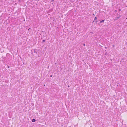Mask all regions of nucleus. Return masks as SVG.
Returning a JSON list of instances; mask_svg holds the SVG:
<instances>
[{"label":"nucleus","instance_id":"f257e3e1","mask_svg":"<svg viewBox=\"0 0 127 127\" xmlns=\"http://www.w3.org/2000/svg\"><path fill=\"white\" fill-rule=\"evenodd\" d=\"M38 50H37L36 49H35L34 50V52L36 53L37 54V52Z\"/></svg>","mask_w":127,"mask_h":127},{"label":"nucleus","instance_id":"f03ea898","mask_svg":"<svg viewBox=\"0 0 127 127\" xmlns=\"http://www.w3.org/2000/svg\"><path fill=\"white\" fill-rule=\"evenodd\" d=\"M121 17V16L120 15H119V16H118V17H116V18H115V20H117V19H119V18L120 17Z\"/></svg>","mask_w":127,"mask_h":127},{"label":"nucleus","instance_id":"7ed1b4c3","mask_svg":"<svg viewBox=\"0 0 127 127\" xmlns=\"http://www.w3.org/2000/svg\"><path fill=\"white\" fill-rule=\"evenodd\" d=\"M36 120L35 119H32V121L33 122H35Z\"/></svg>","mask_w":127,"mask_h":127},{"label":"nucleus","instance_id":"20e7f679","mask_svg":"<svg viewBox=\"0 0 127 127\" xmlns=\"http://www.w3.org/2000/svg\"><path fill=\"white\" fill-rule=\"evenodd\" d=\"M105 20H102V21H101L100 22L101 23L103 22H104V21Z\"/></svg>","mask_w":127,"mask_h":127},{"label":"nucleus","instance_id":"39448f33","mask_svg":"<svg viewBox=\"0 0 127 127\" xmlns=\"http://www.w3.org/2000/svg\"><path fill=\"white\" fill-rule=\"evenodd\" d=\"M97 19V18L96 17H95V18L94 19V20H95Z\"/></svg>","mask_w":127,"mask_h":127},{"label":"nucleus","instance_id":"423d86ee","mask_svg":"<svg viewBox=\"0 0 127 127\" xmlns=\"http://www.w3.org/2000/svg\"><path fill=\"white\" fill-rule=\"evenodd\" d=\"M45 40H42V43H43L44 42H45Z\"/></svg>","mask_w":127,"mask_h":127},{"label":"nucleus","instance_id":"0eeeda50","mask_svg":"<svg viewBox=\"0 0 127 127\" xmlns=\"http://www.w3.org/2000/svg\"><path fill=\"white\" fill-rule=\"evenodd\" d=\"M33 50V49H32V50H31V51H32V52H31V54H33V52H32V50Z\"/></svg>","mask_w":127,"mask_h":127},{"label":"nucleus","instance_id":"6e6552de","mask_svg":"<svg viewBox=\"0 0 127 127\" xmlns=\"http://www.w3.org/2000/svg\"><path fill=\"white\" fill-rule=\"evenodd\" d=\"M98 21H97V20H96V23H97V22Z\"/></svg>","mask_w":127,"mask_h":127},{"label":"nucleus","instance_id":"1a4fd4ad","mask_svg":"<svg viewBox=\"0 0 127 127\" xmlns=\"http://www.w3.org/2000/svg\"><path fill=\"white\" fill-rule=\"evenodd\" d=\"M52 77V75H51L50 76V77Z\"/></svg>","mask_w":127,"mask_h":127},{"label":"nucleus","instance_id":"9d476101","mask_svg":"<svg viewBox=\"0 0 127 127\" xmlns=\"http://www.w3.org/2000/svg\"><path fill=\"white\" fill-rule=\"evenodd\" d=\"M119 11H120L121 10V9H119Z\"/></svg>","mask_w":127,"mask_h":127},{"label":"nucleus","instance_id":"9b49d317","mask_svg":"<svg viewBox=\"0 0 127 127\" xmlns=\"http://www.w3.org/2000/svg\"><path fill=\"white\" fill-rule=\"evenodd\" d=\"M53 1H54V0H52L51 1H52V2H53Z\"/></svg>","mask_w":127,"mask_h":127},{"label":"nucleus","instance_id":"f8f14e48","mask_svg":"<svg viewBox=\"0 0 127 127\" xmlns=\"http://www.w3.org/2000/svg\"><path fill=\"white\" fill-rule=\"evenodd\" d=\"M83 45H84V46H85V44H83Z\"/></svg>","mask_w":127,"mask_h":127},{"label":"nucleus","instance_id":"ddd939ff","mask_svg":"<svg viewBox=\"0 0 127 127\" xmlns=\"http://www.w3.org/2000/svg\"><path fill=\"white\" fill-rule=\"evenodd\" d=\"M94 21H93V22H94Z\"/></svg>","mask_w":127,"mask_h":127}]
</instances>
